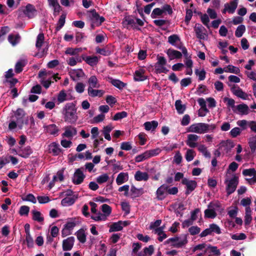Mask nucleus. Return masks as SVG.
Listing matches in <instances>:
<instances>
[{
  "instance_id": "f257e3e1",
  "label": "nucleus",
  "mask_w": 256,
  "mask_h": 256,
  "mask_svg": "<svg viewBox=\"0 0 256 256\" xmlns=\"http://www.w3.org/2000/svg\"><path fill=\"white\" fill-rule=\"evenodd\" d=\"M216 128L215 124H208L204 122L194 123L191 124L187 129L189 132L204 134L213 132Z\"/></svg>"
},
{
  "instance_id": "f03ea898",
  "label": "nucleus",
  "mask_w": 256,
  "mask_h": 256,
  "mask_svg": "<svg viewBox=\"0 0 256 256\" xmlns=\"http://www.w3.org/2000/svg\"><path fill=\"white\" fill-rule=\"evenodd\" d=\"M63 114L65 122L70 124H74L78 120L76 109L72 104H67L64 108Z\"/></svg>"
},
{
  "instance_id": "7ed1b4c3",
  "label": "nucleus",
  "mask_w": 256,
  "mask_h": 256,
  "mask_svg": "<svg viewBox=\"0 0 256 256\" xmlns=\"http://www.w3.org/2000/svg\"><path fill=\"white\" fill-rule=\"evenodd\" d=\"M141 248L140 244L134 243L132 244V256H150L154 253V248L150 245L146 247L142 250H140Z\"/></svg>"
},
{
  "instance_id": "20e7f679",
  "label": "nucleus",
  "mask_w": 256,
  "mask_h": 256,
  "mask_svg": "<svg viewBox=\"0 0 256 256\" xmlns=\"http://www.w3.org/2000/svg\"><path fill=\"white\" fill-rule=\"evenodd\" d=\"M18 12V16H22L24 15L28 18H32L36 16L37 10L34 6L28 4L25 7L20 8Z\"/></svg>"
},
{
  "instance_id": "39448f33",
  "label": "nucleus",
  "mask_w": 256,
  "mask_h": 256,
  "mask_svg": "<svg viewBox=\"0 0 256 256\" xmlns=\"http://www.w3.org/2000/svg\"><path fill=\"white\" fill-rule=\"evenodd\" d=\"M224 183L226 184V192L230 195L235 191L237 187L238 183V178L234 174L232 175L230 178L226 175Z\"/></svg>"
},
{
  "instance_id": "423d86ee",
  "label": "nucleus",
  "mask_w": 256,
  "mask_h": 256,
  "mask_svg": "<svg viewBox=\"0 0 256 256\" xmlns=\"http://www.w3.org/2000/svg\"><path fill=\"white\" fill-rule=\"evenodd\" d=\"M168 42L172 46L182 50L184 56H187V50L181 42L180 36L177 34H172L168 37Z\"/></svg>"
},
{
  "instance_id": "0eeeda50",
  "label": "nucleus",
  "mask_w": 256,
  "mask_h": 256,
  "mask_svg": "<svg viewBox=\"0 0 256 256\" xmlns=\"http://www.w3.org/2000/svg\"><path fill=\"white\" fill-rule=\"evenodd\" d=\"M166 242L170 244L172 246L175 248H181L187 244L188 240L186 236L184 235L179 237L170 238Z\"/></svg>"
},
{
  "instance_id": "6e6552de",
  "label": "nucleus",
  "mask_w": 256,
  "mask_h": 256,
  "mask_svg": "<svg viewBox=\"0 0 256 256\" xmlns=\"http://www.w3.org/2000/svg\"><path fill=\"white\" fill-rule=\"evenodd\" d=\"M76 224L77 221L76 218H72L68 220L64 226V228L62 230V236L64 238L71 234Z\"/></svg>"
},
{
  "instance_id": "1a4fd4ad",
  "label": "nucleus",
  "mask_w": 256,
  "mask_h": 256,
  "mask_svg": "<svg viewBox=\"0 0 256 256\" xmlns=\"http://www.w3.org/2000/svg\"><path fill=\"white\" fill-rule=\"evenodd\" d=\"M166 60L164 56H158L157 62L154 64L156 72L166 74L168 72V70L166 67Z\"/></svg>"
},
{
  "instance_id": "9d476101",
  "label": "nucleus",
  "mask_w": 256,
  "mask_h": 256,
  "mask_svg": "<svg viewBox=\"0 0 256 256\" xmlns=\"http://www.w3.org/2000/svg\"><path fill=\"white\" fill-rule=\"evenodd\" d=\"M234 146V142L230 140L222 141L218 145L223 154H228Z\"/></svg>"
},
{
  "instance_id": "9b49d317",
  "label": "nucleus",
  "mask_w": 256,
  "mask_h": 256,
  "mask_svg": "<svg viewBox=\"0 0 256 256\" xmlns=\"http://www.w3.org/2000/svg\"><path fill=\"white\" fill-rule=\"evenodd\" d=\"M219 206L218 204L210 203L208 208L204 210V216L206 218H214L216 216V212Z\"/></svg>"
},
{
  "instance_id": "f8f14e48",
  "label": "nucleus",
  "mask_w": 256,
  "mask_h": 256,
  "mask_svg": "<svg viewBox=\"0 0 256 256\" xmlns=\"http://www.w3.org/2000/svg\"><path fill=\"white\" fill-rule=\"evenodd\" d=\"M130 222L128 220H120L112 224L110 228V232H118L122 230L124 227L130 225Z\"/></svg>"
},
{
  "instance_id": "ddd939ff",
  "label": "nucleus",
  "mask_w": 256,
  "mask_h": 256,
  "mask_svg": "<svg viewBox=\"0 0 256 256\" xmlns=\"http://www.w3.org/2000/svg\"><path fill=\"white\" fill-rule=\"evenodd\" d=\"M51 74L50 72L40 71L39 72L38 76L42 78L41 83L46 88H48L51 84V78H48V79H46Z\"/></svg>"
},
{
  "instance_id": "4468645a",
  "label": "nucleus",
  "mask_w": 256,
  "mask_h": 256,
  "mask_svg": "<svg viewBox=\"0 0 256 256\" xmlns=\"http://www.w3.org/2000/svg\"><path fill=\"white\" fill-rule=\"evenodd\" d=\"M200 136L196 134H189L187 136L186 143L188 146L191 148H194L198 146V141Z\"/></svg>"
},
{
  "instance_id": "2eb2a0df",
  "label": "nucleus",
  "mask_w": 256,
  "mask_h": 256,
  "mask_svg": "<svg viewBox=\"0 0 256 256\" xmlns=\"http://www.w3.org/2000/svg\"><path fill=\"white\" fill-rule=\"evenodd\" d=\"M182 184L186 186V194H189L193 191L196 186L197 184L195 180H190L186 178H184L182 180Z\"/></svg>"
},
{
  "instance_id": "dca6fc26",
  "label": "nucleus",
  "mask_w": 256,
  "mask_h": 256,
  "mask_svg": "<svg viewBox=\"0 0 256 256\" xmlns=\"http://www.w3.org/2000/svg\"><path fill=\"white\" fill-rule=\"evenodd\" d=\"M168 186L165 184L160 186L156 191V196L158 200H164L168 195Z\"/></svg>"
},
{
  "instance_id": "f3484780",
  "label": "nucleus",
  "mask_w": 256,
  "mask_h": 256,
  "mask_svg": "<svg viewBox=\"0 0 256 256\" xmlns=\"http://www.w3.org/2000/svg\"><path fill=\"white\" fill-rule=\"evenodd\" d=\"M230 90L232 93L237 97L240 98L242 100H246L248 95L243 92L238 86L234 84L230 88Z\"/></svg>"
},
{
  "instance_id": "a211bd4d",
  "label": "nucleus",
  "mask_w": 256,
  "mask_h": 256,
  "mask_svg": "<svg viewBox=\"0 0 256 256\" xmlns=\"http://www.w3.org/2000/svg\"><path fill=\"white\" fill-rule=\"evenodd\" d=\"M82 169V168H80L76 170L74 174L72 182L76 184H81L85 178V175L84 174Z\"/></svg>"
},
{
  "instance_id": "6ab92c4d",
  "label": "nucleus",
  "mask_w": 256,
  "mask_h": 256,
  "mask_svg": "<svg viewBox=\"0 0 256 256\" xmlns=\"http://www.w3.org/2000/svg\"><path fill=\"white\" fill-rule=\"evenodd\" d=\"M64 132L62 134L63 138H72L77 134V130L76 128L72 126H67L64 128Z\"/></svg>"
},
{
  "instance_id": "aec40b11",
  "label": "nucleus",
  "mask_w": 256,
  "mask_h": 256,
  "mask_svg": "<svg viewBox=\"0 0 256 256\" xmlns=\"http://www.w3.org/2000/svg\"><path fill=\"white\" fill-rule=\"evenodd\" d=\"M234 112L240 115H247L250 112V108L246 104H241L236 106Z\"/></svg>"
},
{
  "instance_id": "412c9836",
  "label": "nucleus",
  "mask_w": 256,
  "mask_h": 256,
  "mask_svg": "<svg viewBox=\"0 0 256 256\" xmlns=\"http://www.w3.org/2000/svg\"><path fill=\"white\" fill-rule=\"evenodd\" d=\"M74 238L73 236H70L64 239L62 242V250L64 251L70 250L74 244Z\"/></svg>"
},
{
  "instance_id": "4be33fe9",
  "label": "nucleus",
  "mask_w": 256,
  "mask_h": 256,
  "mask_svg": "<svg viewBox=\"0 0 256 256\" xmlns=\"http://www.w3.org/2000/svg\"><path fill=\"white\" fill-rule=\"evenodd\" d=\"M69 73L71 78L74 81L80 80L84 76V74L82 69L72 70Z\"/></svg>"
},
{
  "instance_id": "5701e85b",
  "label": "nucleus",
  "mask_w": 256,
  "mask_h": 256,
  "mask_svg": "<svg viewBox=\"0 0 256 256\" xmlns=\"http://www.w3.org/2000/svg\"><path fill=\"white\" fill-rule=\"evenodd\" d=\"M238 0H232L229 3L226 4L223 12H228L230 14H233L238 6Z\"/></svg>"
},
{
  "instance_id": "b1692460",
  "label": "nucleus",
  "mask_w": 256,
  "mask_h": 256,
  "mask_svg": "<svg viewBox=\"0 0 256 256\" xmlns=\"http://www.w3.org/2000/svg\"><path fill=\"white\" fill-rule=\"evenodd\" d=\"M24 112L23 110L18 108L14 113V117L16 119V121L18 124V126L21 128L24 123Z\"/></svg>"
},
{
  "instance_id": "393cba45",
  "label": "nucleus",
  "mask_w": 256,
  "mask_h": 256,
  "mask_svg": "<svg viewBox=\"0 0 256 256\" xmlns=\"http://www.w3.org/2000/svg\"><path fill=\"white\" fill-rule=\"evenodd\" d=\"M49 153L54 156H58L61 152V149L59 144L56 142H52L48 145V149Z\"/></svg>"
},
{
  "instance_id": "a878e982",
  "label": "nucleus",
  "mask_w": 256,
  "mask_h": 256,
  "mask_svg": "<svg viewBox=\"0 0 256 256\" xmlns=\"http://www.w3.org/2000/svg\"><path fill=\"white\" fill-rule=\"evenodd\" d=\"M90 20L92 22V25L100 26L104 21V18L103 16H100L98 13L94 12L92 14Z\"/></svg>"
},
{
  "instance_id": "bb28decb",
  "label": "nucleus",
  "mask_w": 256,
  "mask_h": 256,
  "mask_svg": "<svg viewBox=\"0 0 256 256\" xmlns=\"http://www.w3.org/2000/svg\"><path fill=\"white\" fill-rule=\"evenodd\" d=\"M82 58L86 64L92 66H96L98 62L99 58L97 56H82Z\"/></svg>"
},
{
  "instance_id": "cd10ccee",
  "label": "nucleus",
  "mask_w": 256,
  "mask_h": 256,
  "mask_svg": "<svg viewBox=\"0 0 256 256\" xmlns=\"http://www.w3.org/2000/svg\"><path fill=\"white\" fill-rule=\"evenodd\" d=\"M134 178L136 181H147L149 178V176L146 172L138 170L136 172Z\"/></svg>"
},
{
  "instance_id": "c85d7f7f",
  "label": "nucleus",
  "mask_w": 256,
  "mask_h": 256,
  "mask_svg": "<svg viewBox=\"0 0 256 256\" xmlns=\"http://www.w3.org/2000/svg\"><path fill=\"white\" fill-rule=\"evenodd\" d=\"M204 28L200 24L196 25L194 27V30L198 38L200 40H205L207 38V35L203 32V29Z\"/></svg>"
},
{
  "instance_id": "c756f323",
  "label": "nucleus",
  "mask_w": 256,
  "mask_h": 256,
  "mask_svg": "<svg viewBox=\"0 0 256 256\" xmlns=\"http://www.w3.org/2000/svg\"><path fill=\"white\" fill-rule=\"evenodd\" d=\"M128 180V172L120 173L116 178V182L118 185H121Z\"/></svg>"
},
{
  "instance_id": "7c9ffc66",
  "label": "nucleus",
  "mask_w": 256,
  "mask_h": 256,
  "mask_svg": "<svg viewBox=\"0 0 256 256\" xmlns=\"http://www.w3.org/2000/svg\"><path fill=\"white\" fill-rule=\"evenodd\" d=\"M88 93L92 97H101L104 94V92L102 90H95L94 88H88Z\"/></svg>"
},
{
  "instance_id": "2f4dec72",
  "label": "nucleus",
  "mask_w": 256,
  "mask_h": 256,
  "mask_svg": "<svg viewBox=\"0 0 256 256\" xmlns=\"http://www.w3.org/2000/svg\"><path fill=\"white\" fill-rule=\"evenodd\" d=\"M164 226H162L154 230V234L158 236V239L160 242H162L164 240L167 238V235L164 231Z\"/></svg>"
},
{
  "instance_id": "473e14b6",
  "label": "nucleus",
  "mask_w": 256,
  "mask_h": 256,
  "mask_svg": "<svg viewBox=\"0 0 256 256\" xmlns=\"http://www.w3.org/2000/svg\"><path fill=\"white\" fill-rule=\"evenodd\" d=\"M166 54L170 60L180 58L182 56L180 52L173 49H168L167 50Z\"/></svg>"
},
{
  "instance_id": "72a5a7b5",
  "label": "nucleus",
  "mask_w": 256,
  "mask_h": 256,
  "mask_svg": "<svg viewBox=\"0 0 256 256\" xmlns=\"http://www.w3.org/2000/svg\"><path fill=\"white\" fill-rule=\"evenodd\" d=\"M45 130L48 134L56 136L57 135L58 128L54 124H50L44 126Z\"/></svg>"
},
{
  "instance_id": "f704fd0d",
  "label": "nucleus",
  "mask_w": 256,
  "mask_h": 256,
  "mask_svg": "<svg viewBox=\"0 0 256 256\" xmlns=\"http://www.w3.org/2000/svg\"><path fill=\"white\" fill-rule=\"evenodd\" d=\"M144 70L140 69L135 72L134 74V80L136 81H143L146 79L147 77L144 74Z\"/></svg>"
},
{
  "instance_id": "c9c22d12",
  "label": "nucleus",
  "mask_w": 256,
  "mask_h": 256,
  "mask_svg": "<svg viewBox=\"0 0 256 256\" xmlns=\"http://www.w3.org/2000/svg\"><path fill=\"white\" fill-rule=\"evenodd\" d=\"M88 87L91 88H99L100 84L96 76H92L88 80Z\"/></svg>"
},
{
  "instance_id": "e433bc0d",
  "label": "nucleus",
  "mask_w": 256,
  "mask_h": 256,
  "mask_svg": "<svg viewBox=\"0 0 256 256\" xmlns=\"http://www.w3.org/2000/svg\"><path fill=\"white\" fill-rule=\"evenodd\" d=\"M144 193L142 188H138L134 186H132L130 188V194L132 198H137Z\"/></svg>"
},
{
  "instance_id": "4c0bfd02",
  "label": "nucleus",
  "mask_w": 256,
  "mask_h": 256,
  "mask_svg": "<svg viewBox=\"0 0 256 256\" xmlns=\"http://www.w3.org/2000/svg\"><path fill=\"white\" fill-rule=\"evenodd\" d=\"M32 218L34 220L40 223L44 221V218L40 212L36 210H32Z\"/></svg>"
},
{
  "instance_id": "58836bf2",
  "label": "nucleus",
  "mask_w": 256,
  "mask_h": 256,
  "mask_svg": "<svg viewBox=\"0 0 256 256\" xmlns=\"http://www.w3.org/2000/svg\"><path fill=\"white\" fill-rule=\"evenodd\" d=\"M144 126L146 130H154L158 126V122L156 120L146 122L144 123Z\"/></svg>"
},
{
  "instance_id": "ea45409f",
  "label": "nucleus",
  "mask_w": 256,
  "mask_h": 256,
  "mask_svg": "<svg viewBox=\"0 0 256 256\" xmlns=\"http://www.w3.org/2000/svg\"><path fill=\"white\" fill-rule=\"evenodd\" d=\"M252 220V210L250 206L246 208V212L244 216V224L246 225L250 224Z\"/></svg>"
},
{
  "instance_id": "a19ab883",
  "label": "nucleus",
  "mask_w": 256,
  "mask_h": 256,
  "mask_svg": "<svg viewBox=\"0 0 256 256\" xmlns=\"http://www.w3.org/2000/svg\"><path fill=\"white\" fill-rule=\"evenodd\" d=\"M176 109L178 114H182L184 113L186 106L185 104H182V102L180 100H176L175 102Z\"/></svg>"
},
{
  "instance_id": "79ce46f5",
  "label": "nucleus",
  "mask_w": 256,
  "mask_h": 256,
  "mask_svg": "<svg viewBox=\"0 0 256 256\" xmlns=\"http://www.w3.org/2000/svg\"><path fill=\"white\" fill-rule=\"evenodd\" d=\"M114 127L112 124H108L106 126H104L102 130V133L104 135V138L108 140H111V137L110 136V132L113 129Z\"/></svg>"
},
{
  "instance_id": "37998d69",
  "label": "nucleus",
  "mask_w": 256,
  "mask_h": 256,
  "mask_svg": "<svg viewBox=\"0 0 256 256\" xmlns=\"http://www.w3.org/2000/svg\"><path fill=\"white\" fill-rule=\"evenodd\" d=\"M91 218L96 222L104 221L106 220L104 214L100 212H96V213L91 216Z\"/></svg>"
},
{
  "instance_id": "c03bdc74",
  "label": "nucleus",
  "mask_w": 256,
  "mask_h": 256,
  "mask_svg": "<svg viewBox=\"0 0 256 256\" xmlns=\"http://www.w3.org/2000/svg\"><path fill=\"white\" fill-rule=\"evenodd\" d=\"M26 64V60H20L18 61L15 65V72L18 74L20 72Z\"/></svg>"
},
{
  "instance_id": "a18cd8bd",
  "label": "nucleus",
  "mask_w": 256,
  "mask_h": 256,
  "mask_svg": "<svg viewBox=\"0 0 256 256\" xmlns=\"http://www.w3.org/2000/svg\"><path fill=\"white\" fill-rule=\"evenodd\" d=\"M240 69L236 66L230 64L225 67V72L232 73L236 74H238L240 73Z\"/></svg>"
},
{
  "instance_id": "49530a36",
  "label": "nucleus",
  "mask_w": 256,
  "mask_h": 256,
  "mask_svg": "<svg viewBox=\"0 0 256 256\" xmlns=\"http://www.w3.org/2000/svg\"><path fill=\"white\" fill-rule=\"evenodd\" d=\"M78 240L82 243L86 241V234L84 230L80 229L76 234Z\"/></svg>"
},
{
  "instance_id": "de8ad7c7",
  "label": "nucleus",
  "mask_w": 256,
  "mask_h": 256,
  "mask_svg": "<svg viewBox=\"0 0 256 256\" xmlns=\"http://www.w3.org/2000/svg\"><path fill=\"white\" fill-rule=\"evenodd\" d=\"M75 202V200L72 197H66L61 201V204L64 206H69L72 205Z\"/></svg>"
},
{
  "instance_id": "09e8293b",
  "label": "nucleus",
  "mask_w": 256,
  "mask_h": 256,
  "mask_svg": "<svg viewBox=\"0 0 256 256\" xmlns=\"http://www.w3.org/2000/svg\"><path fill=\"white\" fill-rule=\"evenodd\" d=\"M196 156V153L192 149H188L185 154V158L188 162L192 160Z\"/></svg>"
},
{
  "instance_id": "8fccbe9b",
  "label": "nucleus",
  "mask_w": 256,
  "mask_h": 256,
  "mask_svg": "<svg viewBox=\"0 0 256 256\" xmlns=\"http://www.w3.org/2000/svg\"><path fill=\"white\" fill-rule=\"evenodd\" d=\"M44 34L42 33L39 34L36 37V46L38 50H40L44 42Z\"/></svg>"
},
{
  "instance_id": "3c124183",
  "label": "nucleus",
  "mask_w": 256,
  "mask_h": 256,
  "mask_svg": "<svg viewBox=\"0 0 256 256\" xmlns=\"http://www.w3.org/2000/svg\"><path fill=\"white\" fill-rule=\"evenodd\" d=\"M224 102H226L228 108H231L232 112H234L236 106L235 105V100L232 98L225 97L224 98Z\"/></svg>"
},
{
  "instance_id": "603ef678",
  "label": "nucleus",
  "mask_w": 256,
  "mask_h": 256,
  "mask_svg": "<svg viewBox=\"0 0 256 256\" xmlns=\"http://www.w3.org/2000/svg\"><path fill=\"white\" fill-rule=\"evenodd\" d=\"M20 40V36L18 34H10L8 37V42L12 45L16 46Z\"/></svg>"
},
{
  "instance_id": "864d4df0",
  "label": "nucleus",
  "mask_w": 256,
  "mask_h": 256,
  "mask_svg": "<svg viewBox=\"0 0 256 256\" xmlns=\"http://www.w3.org/2000/svg\"><path fill=\"white\" fill-rule=\"evenodd\" d=\"M198 150L204 157L207 158H210V153L208 152L207 148L204 144L200 145L198 148Z\"/></svg>"
},
{
  "instance_id": "5fc2aeb1",
  "label": "nucleus",
  "mask_w": 256,
  "mask_h": 256,
  "mask_svg": "<svg viewBox=\"0 0 256 256\" xmlns=\"http://www.w3.org/2000/svg\"><path fill=\"white\" fill-rule=\"evenodd\" d=\"M32 153V149L27 146L19 152L18 155L22 158H26Z\"/></svg>"
},
{
  "instance_id": "6e6d98bb",
  "label": "nucleus",
  "mask_w": 256,
  "mask_h": 256,
  "mask_svg": "<svg viewBox=\"0 0 256 256\" xmlns=\"http://www.w3.org/2000/svg\"><path fill=\"white\" fill-rule=\"evenodd\" d=\"M101 210L106 218L112 212V208L107 204H103L101 206Z\"/></svg>"
},
{
  "instance_id": "4d7b16f0",
  "label": "nucleus",
  "mask_w": 256,
  "mask_h": 256,
  "mask_svg": "<svg viewBox=\"0 0 256 256\" xmlns=\"http://www.w3.org/2000/svg\"><path fill=\"white\" fill-rule=\"evenodd\" d=\"M248 145L252 153L256 152V138L252 137L248 139Z\"/></svg>"
},
{
  "instance_id": "13d9d810",
  "label": "nucleus",
  "mask_w": 256,
  "mask_h": 256,
  "mask_svg": "<svg viewBox=\"0 0 256 256\" xmlns=\"http://www.w3.org/2000/svg\"><path fill=\"white\" fill-rule=\"evenodd\" d=\"M110 82L114 86L120 90L126 86V84L124 82L116 79L111 78Z\"/></svg>"
},
{
  "instance_id": "bf43d9fd",
  "label": "nucleus",
  "mask_w": 256,
  "mask_h": 256,
  "mask_svg": "<svg viewBox=\"0 0 256 256\" xmlns=\"http://www.w3.org/2000/svg\"><path fill=\"white\" fill-rule=\"evenodd\" d=\"M26 240L28 246L30 248L34 246V240L30 234V232L28 230H26Z\"/></svg>"
},
{
  "instance_id": "052dcab7",
  "label": "nucleus",
  "mask_w": 256,
  "mask_h": 256,
  "mask_svg": "<svg viewBox=\"0 0 256 256\" xmlns=\"http://www.w3.org/2000/svg\"><path fill=\"white\" fill-rule=\"evenodd\" d=\"M207 248L208 246L205 244H201L194 246V251L196 252L198 250H201L202 252H200V253H202V256H204L203 253L204 254L207 252Z\"/></svg>"
},
{
  "instance_id": "680f3d73",
  "label": "nucleus",
  "mask_w": 256,
  "mask_h": 256,
  "mask_svg": "<svg viewBox=\"0 0 256 256\" xmlns=\"http://www.w3.org/2000/svg\"><path fill=\"white\" fill-rule=\"evenodd\" d=\"M246 31V27L244 25L241 24L238 26L236 30L235 35L237 38H240L242 36L244 33Z\"/></svg>"
},
{
  "instance_id": "e2e57ef3",
  "label": "nucleus",
  "mask_w": 256,
  "mask_h": 256,
  "mask_svg": "<svg viewBox=\"0 0 256 256\" xmlns=\"http://www.w3.org/2000/svg\"><path fill=\"white\" fill-rule=\"evenodd\" d=\"M150 158V155L146 151L144 153L137 156L135 158V160L137 162H142L148 158Z\"/></svg>"
},
{
  "instance_id": "0e129e2a",
  "label": "nucleus",
  "mask_w": 256,
  "mask_h": 256,
  "mask_svg": "<svg viewBox=\"0 0 256 256\" xmlns=\"http://www.w3.org/2000/svg\"><path fill=\"white\" fill-rule=\"evenodd\" d=\"M82 51V49L81 48H68L66 50L65 53L71 56H76L78 55Z\"/></svg>"
},
{
  "instance_id": "69168bd1",
  "label": "nucleus",
  "mask_w": 256,
  "mask_h": 256,
  "mask_svg": "<svg viewBox=\"0 0 256 256\" xmlns=\"http://www.w3.org/2000/svg\"><path fill=\"white\" fill-rule=\"evenodd\" d=\"M195 74L198 76L200 80H203L206 78V72L204 69H196Z\"/></svg>"
},
{
  "instance_id": "338daca9",
  "label": "nucleus",
  "mask_w": 256,
  "mask_h": 256,
  "mask_svg": "<svg viewBox=\"0 0 256 256\" xmlns=\"http://www.w3.org/2000/svg\"><path fill=\"white\" fill-rule=\"evenodd\" d=\"M128 116V114L126 112L123 111L119 112H117L114 114V117L112 118V120H114L116 121L118 120H120L124 118H126Z\"/></svg>"
},
{
  "instance_id": "774afa93",
  "label": "nucleus",
  "mask_w": 256,
  "mask_h": 256,
  "mask_svg": "<svg viewBox=\"0 0 256 256\" xmlns=\"http://www.w3.org/2000/svg\"><path fill=\"white\" fill-rule=\"evenodd\" d=\"M109 178V176L106 174H104L97 177L96 180L99 184H102L106 182Z\"/></svg>"
}]
</instances>
